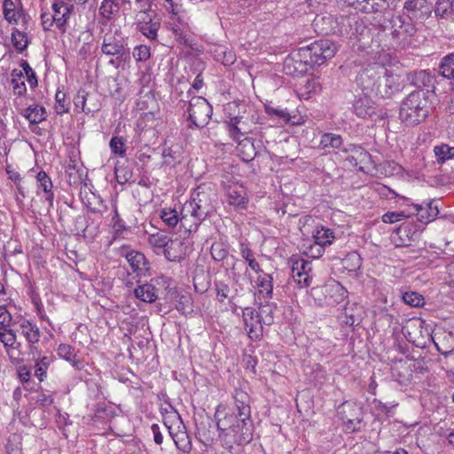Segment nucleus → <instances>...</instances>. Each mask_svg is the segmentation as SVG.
Here are the masks:
<instances>
[{
  "mask_svg": "<svg viewBox=\"0 0 454 454\" xmlns=\"http://www.w3.org/2000/svg\"><path fill=\"white\" fill-rule=\"evenodd\" d=\"M321 23L329 24V27H323L320 28V33L325 35L336 34L351 37L357 32L356 27V32H354L352 28L353 25H356L358 23L357 17L356 15H341L335 19H333V16H317L313 21L314 27L316 28H319Z\"/></svg>",
  "mask_w": 454,
  "mask_h": 454,
  "instance_id": "obj_5",
  "label": "nucleus"
},
{
  "mask_svg": "<svg viewBox=\"0 0 454 454\" xmlns=\"http://www.w3.org/2000/svg\"><path fill=\"white\" fill-rule=\"evenodd\" d=\"M170 239L168 235L162 233V232H157L154 234H151L148 237V243L155 248H163V251L165 250V247H167L168 241Z\"/></svg>",
  "mask_w": 454,
  "mask_h": 454,
  "instance_id": "obj_56",
  "label": "nucleus"
},
{
  "mask_svg": "<svg viewBox=\"0 0 454 454\" xmlns=\"http://www.w3.org/2000/svg\"><path fill=\"white\" fill-rule=\"evenodd\" d=\"M255 318L262 319L263 324L266 325H270L274 321V318L272 316L260 315L259 310L257 311L254 308L247 307L243 310L244 321L255 320Z\"/></svg>",
  "mask_w": 454,
  "mask_h": 454,
  "instance_id": "obj_54",
  "label": "nucleus"
},
{
  "mask_svg": "<svg viewBox=\"0 0 454 454\" xmlns=\"http://www.w3.org/2000/svg\"><path fill=\"white\" fill-rule=\"evenodd\" d=\"M407 80L411 85L419 89V90L427 89V92H429L430 89L434 88V76H432L430 73L426 70H419L409 73L407 74Z\"/></svg>",
  "mask_w": 454,
  "mask_h": 454,
  "instance_id": "obj_22",
  "label": "nucleus"
},
{
  "mask_svg": "<svg viewBox=\"0 0 454 454\" xmlns=\"http://www.w3.org/2000/svg\"><path fill=\"white\" fill-rule=\"evenodd\" d=\"M440 74L450 81V86L454 90V52L443 57L439 65Z\"/></svg>",
  "mask_w": 454,
  "mask_h": 454,
  "instance_id": "obj_32",
  "label": "nucleus"
},
{
  "mask_svg": "<svg viewBox=\"0 0 454 454\" xmlns=\"http://www.w3.org/2000/svg\"><path fill=\"white\" fill-rule=\"evenodd\" d=\"M137 30L152 42H156L158 31L160 27V18L153 12L141 13L135 15Z\"/></svg>",
  "mask_w": 454,
  "mask_h": 454,
  "instance_id": "obj_11",
  "label": "nucleus"
},
{
  "mask_svg": "<svg viewBox=\"0 0 454 454\" xmlns=\"http://www.w3.org/2000/svg\"><path fill=\"white\" fill-rule=\"evenodd\" d=\"M101 52L102 54L112 57L109 65L119 68L129 63L131 59L130 51L128 46V37H126L120 28L109 27L107 31L101 30Z\"/></svg>",
  "mask_w": 454,
  "mask_h": 454,
  "instance_id": "obj_2",
  "label": "nucleus"
},
{
  "mask_svg": "<svg viewBox=\"0 0 454 454\" xmlns=\"http://www.w3.org/2000/svg\"><path fill=\"white\" fill-rule=\"evenodd\" d=\"M22 437L20 434H12L7 439L5 450L7 454H22Z\"/></svg>",
  "mask_w": 454,
  "mask_h": 454,
  "instance_id": "obj_51",
  "label": "nucleus"
},
{
  "mask_svg": "<svg viewBox=\"0 0 454 454\" xmlns=\"http://www.w3.org/2000/svg\"><path fill=\"white\" fill-rule=\"evenodd\" d=\"M0 341L4 345L6 349L14 347L16 343L15 331L8 327L6 330L0 331Z\"/></svg>",
  "mask_w": 454,
  "mask_h": 454,
  "instance_id": "obj_62",
  "label": "nucleus"
},
{
  "mask_svg": "<svg viewBox=\"0 0 454 454\" xmlns=\"http://www.w3.org/2000/svg\"><path fill=\"white\" fill-rule=\"evenodd\" d=\"M16 324L18 325L16 332L23 336L27 342L28 356H31V359H38L41 355L38 343L42 332L36 323L26 318H21Z\"/></svg>",
  "mask_w": 454,
  "mask_h": 454,
  "instance_id": "obj_8",
  "label": "nucleus"
},
{
  "mask_svg": "<svg viewBox=\"0 0 454 454\" xmlns=\"http://www.w3.org/2000/svg\"><path fill=\"white\" fill-rule=\"evenodd\" d=\"M413 213H407L404 210L387 212L382 215V221L386 223H394L410 217Z\"/></svg>",
  "mask_w": 454,
  "mask_h": 454,
  "instance_id": "obj_59",
  "label": "nucleus"
},
{
  "mask_svg": "<svg viewBox=\"0 0 454 454\" xmlns=\"http://www.w3.org/2000/svg\"><path fill=\"white\" fill-rule=\"evenodd\" d=\"M90 98V94L84 90H79L75 97L74 98V104L76 109L85 114L95 112L97 109L87 106V100Z\"/></svg>",
  "mask_w": 454,
  "mask_h": 454,
  "instance_id": "obj_46",
  "label": "nucleus"
},
{
  "mask_svg": "<svg viewBox=\"0 0 454 454\" xmlns=\"http://www.w3.org/2000/svg\"><path fill=\"white\" fill-rule=\"evenodd\" d=\"M403 301L411 307H420L424 304V297L413 291L403 292L402 294Z\"/></svg>",
  "mask_w": 454,
  "mask_h": 454,
  "instance_id": "obj_55",
  "label": "nucleus"
},
{
  "mask_svg": "<svg viewBox=\"0 0 454 454\" xmlns=\"http://www.w3.org/2000/svg\"><path fill=\"white\" fill-rule=\"evenodd\" d=\"M234 398V409L233 411L239 413V416L241 418V422L243 423V427L245 420H250L251 417V408H250V396L248 394L241 389H236L233 395Z\"/></svg>",
  "mask_w": 454,
  "mask_h": 454,
  "instance_id": "obj_18",
  "label": "nucleus"
},
{
  "mask_svg": "<svg viewBox=\"0 0 454 454\" xmlns=\"http://www.w3.org/2000/svg\"><path fill=\"white\" fill-rule=\"evenodd\" d=\"M27 31L20 27V29L13 28L12 32V43L18 52H22L28 46Z\"/></svg>",
  "mask_w": 454,
  "mask_h": 454,
  "instance_id": "obj_38",
  "label": "nucleus"
},
{
  "mask_svg": "<svg viewBox=\"0 0 454 454\" xmlns=\"http://www.w3.org/2000/svg\"><path fill=\"white\" fill-rule=\"evenodd\" d=\"M74 6L72 4L67 3L63 0H55L51 5L53 21L55 26L61 32H66L67 24L70 16L74 12Z\"/></svg>",
  "mask_w": 454,
  "mask_h": 454,
  "instance_id": "obj_15",
  "label": "nucleus"
},
{
  "mask_svg": "<svg viewBox=\"0 0 454 454\" xmlns=\"http://www.w3.org/2000/svg\"><path fill=\"white\" fill-rule=\"evenodd\" d=\"M112 227L115 233L120 234L126 231V225L124 221L121 218L116 204L113 206V216H112Z\"/></svg>",
  "mask_w": 454,
  "mask_h": 454,
  "instance_id": "obj_63",
  "label": "nucleus"
},
{
  "mask_svg": "<svg viewBox=\"0 0 454 454\" xmlns=\"http://www.w3.org/2000/svg\"><path fill=\"white\" fill-rule=\"evenodd\" d=\"M11 77L13 93L17 96H23L27 92L23 72L19 69H14L12 71Z\"/></svg>",
  "mask_w": 454,
  "mask_h": 454,
  "instance_id": "obj_39",
  "label": "nucleus"
},
{
  "mask_svg": "<svg viewBox=\"0 0 454 454\" xmlns=\"http://www.w3.org/2000/svg\"><path fill=\"white\" fill-rule=\"evenodd\" d=\"M338 415L346 426L347 430L358 431L363 420L362 407L354 402H344L338 408Z\"/></svg>",
  "mask_w": 454,
  "mask_h": 454,
  "instance_id": "obj_10",
  "label": "nucleus"
},
{
  "mask_svg": "<svg viewBox=\"0 0 454 454\" xmlns=\"http://www.w3.org/2000/svg\"><path fill=\"white\" fill-rule=\"evenodd\" d=\"M288 264L291 268L292 273L294 276L302 273L305 278L302 280L299 279V286L301 288L308 287L312 281V266L311 262L303 259L299 255H293L288 261Z\"/></svg>",
  "mask_w": 454,
  "mask_h": 454,
  "instance_id": "obj_16",
  "label": "nucleus"
},
{
  "mask_svg": "<svg viewBox=\"0 0 454 454\" xmlns=\"http://www.w3.org/2000/svg\"><path fill=\"white\" fill-rule=\"evenodd\" d=\"M215 286L216 298L220 302L224 301L226 299L231 300V288L227 284L223 282H215Z\"/></svg>",
  "mask_w": 454,
  "mask_h": 454,
  "instance_id": "obj_64",
  "label": "nucleus"
},
{
  "mask_svg": "<svg viewBox=\"0 0 454 454\" xmlns=\"http://www.w3.org/2000/svg\"><path fill=\"white\" fill-rule=\"evenodd\" d=\"M204 195L205 199L200 198V202L205 201L209 206L217 200V190L215 184L212 182L200 184V195Z\"/></svg>",
  "mask_w": 454,
  "mask_h": 454,
  "instance_id": "obj_42",
  "label": "nucleus"
},
{
  "mask_svg": "<svg viewBox=\"0 0 454 454\" xmlns=\"http://www.w3.org/2000/svg\"><path fill=\"white\" fill-rule=\"evenodd\" d=\"M160 411L164 416V419L167 418L168 424H181L180 415L174 409L171 404H168V407H161Z\"/></svg>",
  "mask_w": 454,
  "mask_h": 454,
  "instance_id": "obj_61",
  "label": "nucleus"
},
{
  "mask_svg": "<svg viewBox=\"0 0 454 454\" xmlns=\"http://www.w3.org/2000/svg\"><path fill=\"white\" fill-rule=\"evenodd\" d=\"M413 369L410 360L395 361L391 366V376L400 385L407 386L412 380Z\"/></svg>",
  "mask_w": 454,
  "mask_h": 454,
  "instance_id": "obj_17",
  "label": "nucleus"
},
{
  "mask_svg": "<svg viewBox=\"0 0 454 454\" xmlns=\"http://www.w3.org/2000/svg\"><path fill=\"white\" fill-rule=\"evenodd\" d=\"M375 102L366 95L358 97L354 100L353 111L361 119H370L376 114Z\"/></svg>",
  "mask_w": 454,
  "mask_h": 454,
  "instance_id": "obj_19",
  "label": "nucleus"
},
{
  "mask_svg": "<svg viewBox=\"0 0 454 454\" xmlns=\"http://www.w3.org/2000/svg\"><path fill=\"white\" fill-rule=\"evenodd\" d=\"M245 329L247 330L249 337L253 340H258L262 336V319L255 318V320L244 321Z\"/></svg>",
  "mask_w": 454,
  "mask_h": 454,
  "instance_id": "obj_43",
  "label": "nucleus"
},
{
  "mask_svg": "<svg viewBox=\"0 0 454 454\" xmlns=\"http://www.w3.org/2000/svg\"><path fill=\"white\" fill-rule=\"evenodd\" d=\"M134 295L142 301L152 303L159 298L160 289L152 283H145L135 288Z\"/></svg>",
  "mask_w": 454,
  "mask_h": 454,
  "instance_id": "obj_25",
  "label": "nucleus"
},
{
  "mask_svg": "<svg viewBox=\"0 0 454 454\" xmlns=\"http://www.w3.org/2000/svg\"><path fill=\"white\" fill-rule=\"evenodd\" d=\"M230 120L226 121V125L228 128V131L230 133L231 137L238 142H242L241 137L248 133V130H241L239 126V122L240 121V115H233L229 113Z\"/></svg>",
  "mask_w": 454,
  "mask_h": 454,
  "instance_id": "obj_36",
  "label": "nucleus"
},
{
  "mask_svg": "<svg viewBox=\"0 0 454 454\" xmlns=\"http://www.w3.org/2000/svg\"><path fill=\"white\" fill-rule=\"evenodd\" d=\"M434 153L438 163H443L448 160L454 159V146L442 144L434 148Z\"/></svg>",
  "mask_w": 454,
  "mask_h": 454,
  "instance_id": "obj_49",
  "label": "nucleus"
},
{
  "mask_svg": "<svg viewBox=\"0 0 454 454\" xmlns=\"http://www.w3.org/2000/svg\"><path fill=\"white\" fill-rule=\"evenodd\" d=\"M160 218L168 227H175L179 223V216L176 210L171 208H163L160 211Z\"/></svg>",
  "mask_w": 454,
  "mask_h": 454,
  "instance_id": "obj_58",
  "label": "nucleus"
},
{
  "mask_svg": "<svg viewBox=\"0 0 454 454\" xmlns=\"http://www.w3.org/2000/svg\"><path fill=\"white\" fill-rule=\"evenodd\" d=\"M120 6L114 0H103L99 7V14L106 20H110L114 15L118 13Z\"/></svg>",
  "mask_w": 454,
  "mask_h": 454,
  "instance_id": "obj_50",
  "label": "nucleus"
},
{
  "mask_svg": "<svg viewBox=\"0 0 454 454\" xmlns=\"http://www.w3.org/2000/svg\"><path fill=\"white\" fill-rule=\"evenodd\" d=\"M109 147L114 155L124 157L126 154V140L122 137L114 136L109 142Z\"/></svg>",
  "mask_w": 454,
  "mask_h": 454,
  "instance_id": "obj_52",
  "label": "nucleus"
},
{
  "mask_svg": "<svg viewBox=\"0 0 454 454\" xmlns=\"http://www.w3.org/2000/svg\"><path fill=\"white\" fill-rule=\"evenodd\" d=\"M245 195L246 192L243 188L230 187L227 191V201L230 205L243 208L247 203V199Z\"/></svg>",
  "mask_w": 454,
  "mask_h": 454,
  "instance_id": "obj_34",
  "label": "nucleus"
},
{
  "mask_svg": "<svg viewBox=\"0 0 454 454\" xmlns=\"http://www.w3.org/2000/svg\"><path fill=\"white\" fill-rule=\"evenodd\" d=\"M321 90L319 82L315 78L307 79L304 84L296 89L297 95L303 99H309Z\"/></svg>",
  "mask_w": 454,
  "mask_h": 454,
  "instance_id": "obj_33",
  "label": "nucleus"
},
{
  "mask_svg": "<svg viewBox=\"0 0 454 454\" xmlns=\"http://www.w3.org/2000/svg\"><path fill=\"white\" fill-rule=\"evenodd\" d=\"M36 362L35 364V376L39 381H43L46 377V372L51 362L53 361L52 356H39L38 359H33Z\"/></svg>",
  "mask_w": 454,
  "mask_h": 454,
  "instance_id": "obj_44",
  "label": "nucleus"
},
{
  "mask_svg": "<svg viewBox=\"0 0 454 454\" xmlns=\"http://www.w3.org/2000/svg\"><path fill=\"white\" fill-rule=\"evenodd\" d=\"M312 238L316 243H319L325 247L332 245L335 239L334 232L323 225L316 227L312 232Z\"/></svg>",
  "mask_w": 454,
  "mask_h": 454,
  "instance_id": "obj_31",
  "label": "nucleus"
},
{
  "mask_svg": "<svg viewBox=\"0 0 454 454\" xmlns=\"http://www.w3.org/2000/svg\"><path fill=\"white\" fill-rule=\"evenodd\" d=\"M397 234L402 241L401 246L410 247L411 242L417 241L421 237V231L411 223H403L397 229Z\"/></svg>",
  "mask_w": 454,
  "mask_h": 454,
  "instance_id": "obj_23",
  "label": "nucleus"
},
{
  "mask_svg": "<svg viewBox=\"0 0 454 454\" xmlns=\"http://www.w3.org/2000/svg\"><path fill=\"white\" fill-rule=\"evenodd\" d=\"M126 259L129 262L130 267L134 272L142 274L147 270V262L144 254L137 251H130L127 253Z\"/></svg>",
  "mask_w": 454,
  "mask_h": 454,
  "instance_id": "obj_30",
  "label": "nucleus"
},
{
  "mask_svg": "<svg viewBox=\"0 0 454 454\" xmlns=\"http://www.w3.org/2000/svg\"><path fill=\"white\" fill-rule=\"evenodd\" d=\"M176 307L178 311L185 316L193 313L194 305L191 294L188 293L180 294Z\"/></svg>",
  "mask_w": 454,
  "mask_h": 454,
  "instance_id": "obj_47",
  "label": "nucleus"
},
{
  "mask_svg": "<svg viewBox=\"0 0 454 454\" xmlns=\"http://www.w3.org/2000/svg\"><path fill=\"white\" fill-rule=\"evenodd\" d=\"M239 150L243 154V160L245 161H250L254 160L257 153L254 145V140L250 137H244L242 142H239Z\"/></svg>",
  "mask_w": 454,
  "mask_h": 454,
  "instance_id": "obj_45",
  "label": "nucleus"
},
{
  "mask_svg": "<svg viewBox=\"0 0 454 454\" xmlns=\"http://www.w3.org/2000/svg\"><path fill=\"white\" fill-rule=\"evenodd\" d=\"M221 406L217 405L215 411V420H212L207 414V424L210 428H214L213 434L215 435L218 431H229L226 435H231L233 442L238 445H244L250 442L253 439V428L251 421L245 420L244 427L241 422V418L239 413L232 411L231 413H224L221 418L222 411Z\"/></svg>",
  "mask_w": 454,
  "mask_h": 454,
  "instance_id": "obj_1",
  "label": "nucleus"
},
{
  "mask_svg": "<svg viewBox=\"0 0 454 454\" xmlns=\"http://www.w3.org/2000/svg\"><path fill=\"white\" fill-rule=\"evenodd\" d=\"M230 270L231 273V278L234 283H239L243 276H245L248 271L245 262L239 259H234Z\"/></svg>",
  "mask_w": 454,
  "mask_h": 454,
  "instance_id": "obj_53",
  "label": "nucleus"
},
{
  "mask_svg": "<svg viewBox=\"0 0 454 454\" xmlns=\"http://www.w3.org/2000/svg\"><path fill=\"white\" fill-rule=\"evenodd\" d=\"M343 140L340 135L333 133H325L320 139V146L322 148L339 149L342 145Z\"/></svg>",
  "mask_w": 454,
  "mask_h": 454,
  "instance_id": "obj_48",
  "label": "nucleus"
},
{
  "mask_svg": "<svg viewBox=\"0 0 454 454\" xmlns=\"http://www.w3.org/2000/svg\"><path fill=\"white\" fill-rule=\"evenodd\" d=\"M434 200H428L426 203V207L420 204H411L415 209L416 213L414 214L416 215L418 221L422 224H428L429 223L433 222L439 215V207L437 205H434Z\"/></svg>",
  "mask_w": 454,
  "mask_h": 454,
  "instance_id": "obj_20",
  "label": "nucleus"
},
{
  "mask_svg": "<svg viewBox=\"0 0 454 454\" xmlns=\"http://www.w3.org/2000/svg\"><path fill=\"white\" fill-rule=\"evenodd\" d=\"M165 427L168 429L169 435L172 437L177 449L184 452H188L191 448V440L188 434L184 430L174 431V425L168 424L167 418L165 419Z\"/></svg>",
  "mask_w": 454,
  "mask_h": 454,
  "instance_id": "obj_24",
  "label": "nucleus"
},
{
  "mask_svg": "<svg viewBox=\"0 0 454 454\" xmlns=\"http://www.w3.org/2000/svg\"><path fill=\"white\" fill-rule=\"evenodd\" d=\"M37 183V194L40 191L44 193V200L48 206L46 207V213H49L51 208L53 207L54 193L52 192V182L51 177L46 174L45 171H39L35 176Z\"/></svg>",
  "mask_w": 454,
  "mask_h": 454,
  "instance_id": "obj_21",
  "label": "nucleus"
},
{
  "mask_svg": "<svg viewBox=\"0 0 454 454\" xmlns=\"http://www.w3.org/2000/svg\"><path fill=\"white\" fill-rule=\"evenodd\" d=\"M260 275L257 277V287L258 293L261 297L265 301L272 298L273 294V278L270 274L259 272Z\"/></svg>",
  "mask_w": 454,
  "mask_h": 454,
  "instance_id": "obj_27",
  "label": "nucleus"
},
{
  "mask_svg": "<svg viewBox=\"0 0 454 454\" xmlns=\"http://www.w3.org/2000/svg\"><path fill=\"white\" fill-rule=\"evenodd\" d=\"M403 90L401 77L397 74L388 73L386 69V74H381L380 82L377 85L375 94L384 98H390L395 93Z\"/></svg>",
  "mask_w": 454,
  "mask_h": 454,
  "instance_id": "obj_12",
  "label": "nucleus"
},
{
  "mask_svg": "<svg viewBox=\"0 0 454 454\" xmlns=\"http://www.w3.org/2000/svg\"><path fill=\"white\" fill-rule=\"evenodd\" d=\"M23 115L30 124H38L46 119V110L38 105L30 106L24 110Z\"/></svg>",
  "mask_w": 454,
  "mask_h": 454,
  "instance_id": "obj_35",
  "label": "nucleus"
},
{
  "mask_svg": "<svg viewBox=\"0 0 454 454\" xmlns=\"http://www.w3.org/2000/svg\"><path fill=\"white\" fill-rule=\"evenodd\" d=\"M432 13V5L427 0H408L403 5V14L411 21L425 20Z\"/></svg>",
  "mask_w": 454,
  "mask_h": 454,
  "instance_id": "obj_13",
  "label": "nucleus"
},
{
  "mask_svg": "<svg viewBox=\"0 0 454 454\" xmlns=\"http://www.w3.org/2000/svg\"><path fill=\"white\" fill-rule=\"evenodd\" d=\"M58 355L68 361L72 364L73 367L80 370L81 369V362L75 360L76 354L74 352V348L69 344H60L57 348Z\"/></svg>",
  "mask_w": 454,
  "mask_h": 454,
  "instance_id": "obj_40",
  "label": "nucleus"
},
{
  "mask_svg": "<svg viewBox=\"0 0 454 454\" xmlns=\"http://www.w3.org/2000/svg\"><path fill=\"white\" fill-rule=\"evenodd\" d=\"M385 74L386 68L383 67L377 64L369 65L358 73L356 82L364 94L374 93L381 74Z\"/></svg>",
  "mask_w": 454,
  "mask_h": 454,
  "instance_id": "obj_9",
  "label": "nucleus"
},
{
  "mask_svg": "<svg viewBox=\"0 0 454 454\" xmlns=\"http://www.w3.org/2000/svg\"><path fill=\"white\" fill-rule=\"evenodd\" d=\"M402 333L409 342L418 348H425L427 342L433 341L437 351L442 355L448 356L453 352V348L450 347L442 348L439 342L430 336L428 331L424 328L421 321L416 320L408 323L407 325L403 326Z\"/></svg>",
  "mask_w": 454,
  "mask_h": 454,
  "instance_id": "obj_6",
  "label": "nucleus"
},
{
  "mask_svg": "<svg viewBox=\"0 0 454 454\" xmlns=\"http://www.w3.org/2000/svg\"><path fill=\"white\" fill-rule=\"evenodd\" d=\"M388 22L386 28L390 30L393 41L398 45L404 46L416 33L413 22L403 15H393Z\"/></svg>",
  "mask_w": 454,
  "mask_h": 454,
  "instance_id": "obj_7",
  "label": "nucleus"
},
{
  "mask_svg": "<svg viewBox=\"0 0 454 454\" xmlns=\"http://www.w3.org/2000/svg\"><path fill=\"white\" fill-rule=\"evenodd\" d=\"M192 250L193 248L191 247L189 239L184 237L183 240L179 239H170L163 253L168 261L180 262Z\"/></svg>",
  "mask_w": 454,
  "mask_h": 454,
  "instance_id": "obj_14",
  "label": "nucleus"
},
{
  "mask_svg": "<svg viewBox=\"0 0 454 454\" xmlns=\"http://www.w3.org/2000/svg\"><path fill=\"white\" fill-rule=\"evenodd\" d=\"M336 46L330 40L324 39L316 41L309 46L299 49L298 55L301 61L306 65L320 66L326 59H331L336 53Z\"/></svg>",
  "mask_w": 454,
  "mask_h": 454,
  "instance_id": "obj_4",
  "label": "nucleus"
},
{
  "mask_svg": "<svg viewBox=\"0 0 454 454\" xmlns=\"http://www.w3.org/2000/svg\"><path fill=\"white\" fill-rule=\"evenodd\" d=\"M210 254L215 261L221 262L227 257L229 251L223 243L215 242L211 245Z\"/></svg>",
  "mask_w": 454,
  "mask_h": 454,
  "instance_id": "obj_57",
  "label": "nucleus"
},
{
  "mask_svg": "<svg viewBox=\"0 0 454 454\" xmlns=\"http://www.w3.org/2000/svg\"><path fill=\"white\" fill-rule=\"evenodd\" d=\"M199 104V97L193 96L191 100L188 102L186 109L184 113V122L187 129H194L199 125L197 123V111L196 106Z\"/></svg>",
  "mask_w": 454,
  "mask_h": 454,
  "instance_id": "obj_29",
  "label": "nucleus"
},
{
  "mask_svg": "<svg viewBox=\"0 0 454 454\" xmlns=\"http://www.w3.org/2000/svg\"><path fill=\"white\" fill-rule=\"evenodd\" d=\"M4 19L12 25H20L21 28L24 30L28 29V25L31 20L30 16L25 13L22 7H19V9L11 12V14Z\"/></svg>",
  "mask_w": 454,
  "mask_h": 454,
  "instance_id": "obj_37",
  "label": "nucleus"
},
{
  "mask_svg": "<svg viewBox=\"0 0 454 454\" xmlns=\"http://www.w3.org/2000/svg\"><path fill=\"white\" fill-rule=\"evenodd\" d=\"M429 103L424 90L411 92L403 101L399 110V118L406 126H417L429 114Z\"/></svg>",
  "mask_w": 454,
  "mask_h": 454,
  "instance_id": "obj_3",
  "label": "nucleus"
},
{
  "mask_svg": "<svg viewBox=\"0 0 454 454\" xmlns=\"http://www.w3.org/2000/svg\"><path fill=\"white\" fill-rule=\"evenodd\" d=\"M434 12L438 19L454 21V0H436Z\"/></svg>",
  "mask_w": 454,
  "mask_h": 454,
  "instance_id": "obj_28",
  "label": "nucleus"
},
{
  "mask_svg": "<svg viewBox=\"0 0 454 454\" xmlns=\"http://www.w3.org/2000/svg\"><path fill=\"white\" fill-rule=\"evenodd\" d=\"M208 51L213 56L215 61L220 62L224 66H230L233 64L236 59L234 52L232 51H230L224 45H211Z\"/></svg>",
  "mask_w": 454,
  "mask_h": 454,
  "instance_id": "obj_26",
  "label": "nucleus"
},
{
  "mask_svg": "<svg viewBox=\"0 0 454 454\" xmlns=\"http://www.w3.org/2000/svg\"><path fill=\"white\" fill-rule=\"evenodd\" d=\"M181 227L184 229V237L187 239L192 232H196L199 228V223L187 217V215H183L179 219Z\"/></svg>",
  "mask_w": 454,
  "mask_h": 454,
  "instance_id": "obj_60",
  "label": "nucleus"
},
{
  "mask_svg": "<svg viewBox=\"0 0 454 454\" xmlns=\"http://www.w3.org/2000/svg\"><path fill=\"white\" fill-rule=\"evenodd\" d=\"M240 254L244 259L245 264L247 263L248 267L255 273L262 272V270L256 261L253 251L244 244H240Z\"/></svg>",
  "mask_w": 454,
  "mask_h": 454,
  "instance_id": "obj_41",
  "label": "nucleus"
}]
</instances>
